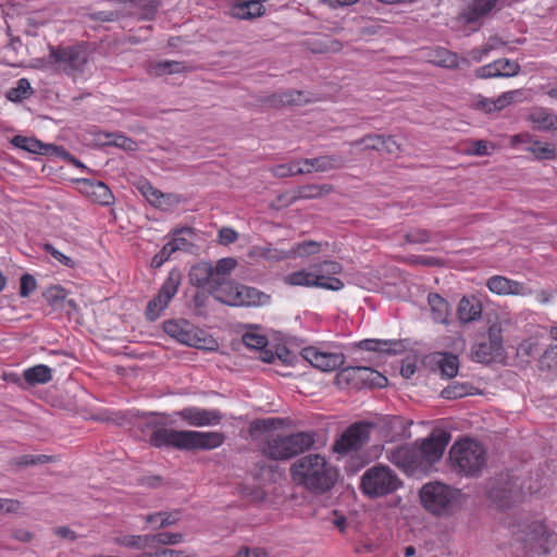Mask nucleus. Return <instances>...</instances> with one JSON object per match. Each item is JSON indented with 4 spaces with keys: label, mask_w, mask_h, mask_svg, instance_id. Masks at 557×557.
Here are the masks:
<instances>
[{
    "label": "nucleus",
    "mask_w": 557,
    "mask_h": 557,
    "mask_svg": "<svg viewBox=\"0 0 557 557\" xmlns=\"http://www.w3.org/2000/svg\"><path fill=\"white\" fill-rule=\"evenodd\" d=\"M98 141L104 146H115L124 150H134L135 141L121 134L100 133Z\"/></svg>",
    "instance_id": "obj_36"
},
{
    "label": "nucleus",
    "mask_w": 557,
    "mask_h": 557,
    "mask_svg": "<svg viewBox=\"0 0 557 557\" xmlns=\"http://www.w3.org/2000/svg\"><path fill=\"white\" fill-rule=\"evenodd\" d=\"M23 377L32 386L46 384L52 380V370L46 364H37L25 369Z\"/></svg>",
    "instance_id": "obj_32"
},
{
    "label": "nucleus",
    "mask_w": 557,
    "mask_h": 557,
    "mask_svg": "<svg viewBox=\"0 0 557 557\" xmlns=\"http://www.w3.org/2000/svg\"><path fill=\"white\" fill-rule=\"evenodd\" d=\"M401 480L387 466L376 465L368 469L361 476V488L370 497L392 494L401 486Z\"/></svg>",
    "instance_id": "obj_7"
},
{
    "label": "nucleus",
    "mask_w": 557,
    "mask_h": 557,
    "mask_svg": "<svg viewBox=\"0 0 557 557\" xmlns=\"http://www.w3.org/2000/svg\"><path fill=\"white\" fill-rule=\"evenodd\" d=\"M152 537V545L154 543L161 544V545H175L183 542V534L181 533H159L151 535Z\"/></svg>",
    "instance_id": "obj_54"
},
{
    "label": "nucleus",
    "mask_w": 557,
    "mask_h": 557,
    "mask_svg": "<svg viewBox=\"0 0 557 557\" xmlns=\"http://www.w3.org/2000/svg\"><path fill=\"white\" fill-rule=\"evenodd\" d=\"M267 0H235L231 8L234 17L249 20L261 16L264 13L263 2Z\"/></svg>",
    "instance_id": "obj_21"
},
{
    "label": "nucleus",
    "mask_w": 557,
    "mask_h": 557,
    "mask_svg": "<svg viewBox=\"0 0 557 557\" xmlns=\"http://www.w3.org/2000/svg\"><path fill=\"white\" fill-rule=\"evenodd\" d=\"M260 256L269 261H282L290 258L289 250L280 249L272 245H267L260 249Z\"/></svg>",
    "instance_id": "obj_50"
},
{
    "label": "nucleus",
    "mask_w": 557,
    "mask_h": 557,
    "mask_svg": "<svg viewBox=\"0 0 557 557\" xmlns=\"http://www.w3.org/2000/svg\"><path fill=\"white\" fill-rule=\"evenodd\" d=\"M240 285L228 282H222L221 285H215L211 289L213 297L227 306L237 307L236 298H238V288Z\"/></svg>",
    "instance_id": "obj_31"
},
{
    "label": "nucleus",
    "mask_w": 557,
    "mask_h": 557,
    "mask_svg": "<svg viewBox=\"0 0 557 557\" xmlns=\"http://www.w3.org/2000/svg\"><path fill=\"white\" fill-rule=\"evenodd\" d=\"M234 557H269V553L262 547L243 546L238 549Z\"/></svg>",
    "instance_id": "obj_61"
},
{
    "label": "nucleus",
    "mask_w": 557,
    "mask_h": 557,
    "mask_svg": "<svg viewBox=\"0 0 557 557\" xmlns=\"http://www.w3.org/2000/svg\"><path fill=\"white\" fill-rule=\"evenodd\" d=\"M343 271L341 263L325 260L311 265V270H299L283 277V282L289 286L317 287L337 292L344 288L345 284L335 275Z\"/></svg>",
    "instance_id": "obj_4"
},
{
    "label": "nucleus",
    "mask_w": 557,
    "mask_h": 557,
    "mask_svg": "<svg viewBox=\"0 0 557 557\" xmlns=\"http://www.w3.org/2000/svg\"><path fill=\"white\" fill-rule=\"evenodd\" d=\"M531 152L537 160H555L557 159V148L554 145L534 140L531 146L523 148Z\"/></svg>",
    "instance_id": "obj_37"
},
{
    "label": "nucleus",
    "mask_w": 557,
    "mask_h": 557,
    "mask_svg": "<svg viewBox=\"0 0 557 557\" xmlns=\"http://www.w3.org/2000/svg\"><path fill=\"white\" fill-rule=\"evenodd\" d=\"M163 330L169 336L183 345L209 351L218 348V343L214 338L206 335L203 331L186 320L165 321Z\"/></svg>",
    "instance_id": "obj_8"
},
{
    "label": "nucleus",
    "mask_w": 557,
    "mask_h": 557,
    "mask_svg": "<svg viewBox=\"0 0 557 557\" xmlns=\"http://www.w3.org/2000/svg\"><path fill=\"white\" fill-rule=\"evenodd\" d=\"M150 67L156 75L177 74L185 70L182 62L170 60L153 62Z\"/></svg>",
    "instance_id": "obj_42"
},
{
    "label": "nucleus",
    "mask_w": 557,
    "mask_h": 557,
    "mask_svg": "<svg viewBox=\"0 0 557 557\" xmlns=\"http://www.w3.org/2000/svg\"><path fill=\"white\" fill-rule=\"evenodd\" d=\"M430 61L436 65L454 69L461 67L463 64H468V61L463 58H459L456 53H453L445 48H436L430 55Z\"/></svg>",
    "instance_id": "obj_28"
},
{
    "label": "nucleus",
    "mask_w": 557,
    "mask_h": 557,
    "mask_svg": "<svg viewBox=\"0 0 557 557\" xmlns=\"http://www.w3.org/2000/svg\"><path fill=\"white\" fill-rule=\"evenodd\" d=\"M525 548L535 554H547L557 543V533L549 531L545 525L535 523L522 539Z\"/></svg>",
    "instance_id": "obj_15"
},
{
    "label": "nucleus",
    "mask_w": 557,
    "mask_h": 557,
    "mask_svg": "<svg viewBox=\"0 0 557 557\" xmlns=\"http://www.w3.org/2000/svg\"><path fill=\"white\" fill-rule=\"evenodd\" d=\"M174 417L193 428H206L219 425L223 414L218 409H206L196 406L185 407L173 413Z\"/></svg>",
    "instance_id": "obj_13"
},
{
    "label": "nucleus",
    "mask_w": 557,
    "mask_h": 557,
    "mask_svg": "<svg viewBox=\"0 0 557 557\" xmlns=\"http://www.w3.org/2000/svg\"><path fill=\"white\" fill-rule=\"evenodd\" d=\"M388 342L379 339H363L358 343V347L368 351H388Z\"/></svg>",
    "instance_id": "obj_57"
},
{
    "label": "nucleus",
    "mask_w": 557,
    "mask_h": 557,
    "mask_svg": "<svg viewBox=\"0 0 557 557\" xmlns=\"http://www.w3.org/2000/svg\"><path fill=\"white\" fill-rule=\"evenodd\" d=\"M181 280L178 274L171 273L162 284L158 295L153 297L147 306L146 317L150 321H154L161 312L168 307L172 298L178 290Z\"/></svg>",
    "instance_id": "obj_14"
},
{
    "label": "nucleus",
    "mask_w": 557,
    "mask_h": 557,
    "mask_svg": "<svg viewBox=\"0 0 557 557\" xmlns=\"http://www.w3.org/2000/svg\"><path fill=\"white\" fill-rule=\"evenodd\" d=\"M292 458L310 449L314 444L313 434L309 432H297L285 435Z\"/></svg>",
    "instance_id": "obj_26"
},
{
    "label": "nucleus",
    "mask_w": 557,
    "mask_h": 557,
    "mask_svg": "<svg viewBox=\"0 0 557 557\" xmlns=\"http://www.w3.org/2000/svg\"><path fill=\"white\" fill-rule=\"evenodd\" d=\"M528 120L532 123L535 131H555L557 127V115L545 108L533 109L530 112Z\"/></svg>",
    "instance_id": "obj_23"
},
{
    "label": "nucleus",
    "mask_w": 557,
    "mask_h": 557,
    "mask_svg": "<svg viewBox=\"0 0 557 557\" xmlns=\"http://www.w3.org/2000/svg\"><path fill=\"white\" fill-rule=\"evenodd\" d=\"M138 191L150 202L152 203V198H156L159 190L154 188L148 181L141 180L137 183Z\"/></svg>",
    "instance_id": "obj_60"
},
{
    "label": "nucleus",
    "mask_w": 557,
    "mask_h": 557,
    "mask_svg": "<svg viewBox=\"0 0 557 557\" xmlns=\"http://www.w3.org/2000/svg\"><path fill=\"white\" fill-rule=\"evenodd\" d=\"M472 359L481 363H490L503 355L502 327L495 323L488 327V338L472 347Z\"/></svg>",
    "instance_id": "obj_12"
},
{
    "label": "nucleus",
    "mask_w": 557,
    "mask_h": 557,
    "mask_svg": "<svg viewBox=\"0 0 557 557\" xmlns=\"http://www.w3.org/2000/svg\"><path fill=\"white\" fill-rule=\"evenodd\" d=\"M36 289V280L30 274H24L21 277L20 295L22 297L29 296Z\"/></svg>",
    "instance_id": "obj_59"
},
{
    "label": "nucleus",
    "mask_w": 557,
    "mask_h": 557,
    "mask_svg": "<svg viewBox=\"0 0 557 557\" xmlns=\"http://www.w3.org/2000/svg\"><path fill=\"white\" fill-rule=\"evenodd\" d=\"M482 305L481 301L471 296L462 297L457 308V317L460 323L467 324L474 322L481 318Z\"/></svg>",
    "instance_id": "obj_22"
},
{
    "label": "nucleus",
    "mask_w": 557,
    "mask_h": 557,
    "mask_svg": "<svg viewBox=\"0 0 557 557\" xmlns=\"http://www.w3.org/2000/svg\"><path fill=\"white\" fill-rule=\"evenodd\" d=\"M372 424L368 422H357L350 425L335 442L334 451L338 454H348L359 450L370 438Z\"/></svg>",
    "instance_id": "obj_11"
},
{
    "label": "nucleus",
    "mask_w": 557,
    "mask_h": 557,
    "mask_svg": "<svg viewBox=\"0 0 557 557\" xmlns=\"http://www.w3.org/2000/svg\"><path fill=\"white\" fill-rule=\"evenodd\" d=\"M119 545L125 547H132L136 549L153 548L152 537L150 534L147 535H123L114 540Z\"/></svg>",
    "instance_id": "obj_38"
},
{
    "label": "nucleus",
    "mask_w": 557,
    "mask_h": 557,
    "mask_svg": "<svg viewBox=\"0 0 557 557\" xmlns=\"http://www.w3.org/2000/svg\"><path fill=\"white\" fill-rule=\"evenodd\" d=\"M49 59L57 70L73 77L82 74L87 63L86 53L74 47L52 48Z\"/></svg>",
    "instance_id": "obj_9"
},
{
    "label": "nucleus",
    "mask_w": 557,
    "mask_h": 557,
    "mask_svg": "<svg viewBox=\"0 0 557 557\" xmlns=\"http://www.w3.org/2000/svg\"><path fill=\"white\" fill-rule=\"evenodd\" d=\"M428 304L435 323L448 324L450 317L449 304L438 294L432 293L428 296Z\"/></svg>",
    "instance_id": "obj_25"
},
{
    "label": "nucleus",
    "mask_w": 557,
    "mask_h": 557,
    "mask_svg": "<svg viewBox=\"0 0 557 557\" xmlns=\"http://www.w3.org/2000/svg\"><path fill=\"white\" fill-rule=\"evenodd\" d=\"M523 98V91L521 89H515L503 92L496 99H490L482 96H476L473 99V108L484 113H492L500 111L513 102H519Z\"/></svg>",
    "instance_id": "obj_17"
},
{
    "label": "nucleus",
    "mask_w": 557,
    "mask_h": 557,
    "mask_svg": "<svg viewBox=\"0 0 557 557\" xmlns=\"http://www.w3.org/2000/svg\"><path fill=\"white\" fill-rule=\"evenodd\" d=\"M434 361L443 376L450 379L457 375L459 370V360L457 356L447 352H438L434 357Z\"/></svg>",
    "instance_id": "obj_34"
},
{
    "label": "nucleus",
    "mask_w": 557,
    "mask_h": 557,
    "mask_svg": "<svg viewBox=\"0 0 557 557\" xmlns=\"http://www.w3.org/2000/svg\"><path fill=\"white\" fill-rule=\"evenodd\" d=\"M189 281L194 286H209L211 290L215 285H221V281L213 276V265L210 262H199L191 267L189 271Z\"/></svg>",
    "instance_id": "obj_20"
},
{
    "label": "nucleus",
    "mask_w": 557,
    "mask_h": 557,
    "mask_svg": "<svg viewBox=\"0 0 557 557\" xmlns=\"http://www.w3.org/2000/svg\"><path fill=\"white\" fill-rule=\"evenodd\" d=\"M486 286L492 293L497 295L530 296L533 294V290L525 283L500 275L490 277Z\"/></svg>",
    "instance_id": "obj_19"
},
{
    "label": "nucleus",
    "mask_w": 557,
    "mask_h": 557,
    "mask_svg": "<svg viewBox=\"0 0 557 557\" xmlns=\"http://www.w3.org/2000/svg\"><path fill=\"white\" fill-rule=\"evenodd\" d=\"M270 300V297L265 295L264 293L258 290L255 287H249L245 285H240L238 288V298L234 300L237 302V307L246 306H263L268 304Z\"/></svg>",
    "instance_id": "obj_24"
},
{
    "label": "nucleus",
    "mask_w": 557,
    "mask_h": 557,
    "mask_svg": "<svg viewBox=\"0 0 557 557\" xmlns=\"http://www.w3.org/2000/svg\"><path fill=\"white\" fill-rule=\"evenodd\" d=\"M272 173L277 177H288L298 174L311 173V169L296 168L295 164H278L272 168Z\"/></svg>",
    "instance_id": "obj_52"
},
{
    "label": "nucleus",
    "mask_w": 557,
    "mask_h": 557,
    "mask_svg": "<svg viewBox=\"0 0 557 557\" xmlns=\"http://www.w3.org/2000/svg\"><path fill=\"white\" fill-rule=\"evenodd\" d=\"M537 351V343L534 339H525L517 347V355L521 358H529Z\"/></svg>",
    "instance_id": "obj_58"
},
{
    "label": "nucleus",
    "mask_w": 557,
    "mask_h": 557,
    "mask_svg": "<svg viewBox=\"0 0 557 557\" xmlns=\"http://www.w3.org/2000/svg\"><path fill=\"white\" fill-rule=\"evenodd\" d=\"M363 146V149L366 150H376L381 151L383 150V136L382 135H375V134H369L362 137L361 139L355 140L351 143L352 147L357 146Z\"/></svg>",
    "instance_id": "obj_49"
},
{
    "label": "nucleus",
    "mask_w": 557,
    "mask_h": 557,
    "mask_svg": "<svg viewBox=\"0 0 557 557\" xmlns=\"http://www.w3.org/2000/svg\"><path fill=\"white\" fill-rule=\"evenodd\" d=\"M321 250V244L314 240L298 243L289 249L290 258L294 257H308L315 255Z\"/></svg>",
    "instance_id": "obj_45"
},
{
    "label": "nucleus",
    "mask_w": 557,
    "mask_h": 557,
    "mask_svg": "<svg viewBox=\"0 0 557 557\" xmlns=\"http://www.w3.org/2000/svg\"><path fill=\"white\" fill-rule=\"evenodd\" d=\"M194 235V232L190 227H184L181 230H176L173 233L172 239L166 243V246L172 251V253L176 251H185L189 252L191 251L194 245L191 243V237Z\"/></svg>",
    "instance_id": "obj_30"
},
{
    "label": "nucleus",
    "mask_w": 557,
    "mask_h": 557,
    "mask_svg": "<svg viewBox=\"0 0 557 557\" xmlns=\"http://www.w3.org/2000/svg\"><path fill=\"white\" fill-rule=\"evenodd\" d=\"M12 144L20 149L38 154H45L54 148L52 145H46L36 138L21 135L13 137Z\"/></svg>",
    "instance_id": "obj_33"
},
{
    "label": "nucleus",
    "mask_w": 557,
    "mask_h": 557,
    "mask_svg": "<svg viewBox=\"0 0 557 557\" xmlns=\"http://www.w3.org/2000/svg\"><path fill=\"white\" fill-rule=\"evenodd\" d=\"M302 357L314 368L330 372L344 364L345 357L339 352L321 351L315 347H306L301 351Z\"/></svg>",
    "instance_id": "obj_16"
},
{
    "label": "nucleus",
    "mask_w": 557,
    "mask_h": 557,
    "mask_svg": "<svg viewBox=\"0 0 557 557\" xmlns=\"http://www.w3.org/2000/svg\"><path fill=\"white\" fill-rule=\"evenodd\" d=\"M491 497L492 499L498 502L499 507H509L513 502L519 499L520 492L509 490L508 494L504 493V495H500V492L498 490L493 488L491 492Z\"/></svg>",
    "instance_id": "obj_53"
},
{
    "label": "nucleus",
    "mask_w": 557,
    "mask_h": 557,
    "mask_svg": "<svg viewBox=\"0 0 557 557\" xmlns=\"http://www.w3.org/2000/svg\"><path fill=\"white\" fill-rule=\"evenodd\" d=\"M21 509V503L16 499L0 498V511L14 513Z\"/></svg>",
    "instance_id": "obj_64"
},
{
    "label": "nucleus",
    "mask_w": 557,
    "mask_h": 557,
    "mask_svg": "<svg viewBox=\"0 0 557 557\" xmlns=\"http://www.w3.org/2000/svg\"><path fill=\"white\" fill-rule=\"evenodd\" d=\"M495 149V146L487 141V140H472L468 144L466 148V153L469 156H488L491 154L492 150Z\"/></svg>",
    "instance_id": "obj_46"
},
{
    "label": "nucleus",
    "mask_w": 557,
    "mask_h": 557,
    "mask_svg": "<svg viewBox=\"0 0 557 557\" xmlns=\"http://www.w3.org/2000/svg\"><path fill=\"white\" fill-rule=\"evenodd\" d=\"M405 239L409 244H425L430 242L431 236L426 230L413 228L406 233Z\"/></svg>",
    "instance_id": "obj_56"
},
{
    "label": "nucleus",
    "mask_w": 557,
    "mask_h": 557,
    "mask_svg": "<svg viewBox=\"0 0 557 557\" xmlns=\"http://www.w3.org/2000/svg\"><path fill=\"white\" fill-rule=\"evenodd\" d=\"M448 460L457 474L476 476L486 465V450L478 441L460 440L450 447Z\"/></svg>",
    "instance_id": "obj_5"
},
{
    "label": "nucleus",
    "mask_w": 557,
    "mask_h": 557,
    "mask_svg": "<svg viewBox=\"0 0 557 557\" xmlns=\"http://www.w3.org/2000/svg\"><path fill=\"white\" fill-rule=\"evenodd\" d=\"M332 189L329 185H306L297 189L295 199H314L319 198L324 194L330 193Z\"/></svg>",
    "instance_id": "obj_41"
},
{
    "label": "nucleus",
    "mask_w": 557,
    "mask_h": 557,
    "mask_svg": "<svg viewBox=\"0 0 557 557\" xmlns=\"http://www.w3.org/2000/svg\"><path fill=\"white\" fill-rule=\"evenodd\" d=\"M462 494L459 490L441 482L422 486L420 499L423 507L434 515H448L459 508Z\"/></svg>",
    "instance_id": "obj_6"
},
{
    "label": "nucleus",
    "mask_w": 557,
    "mask_h": 557,
    "mask_svg": "<svg viewBox=\"0 0 557 557\" xmlns=\"http://www.w3.org/2000/svg\"><path fill=\"white\" fill-rule=\"evenodd\" d=\"M87 194L95 202L102 206H109L113 202V194L110 188L101 182H92L87 185Z\"/></svg>",
    "instance_id": "obj_35"
},
{
    "label": "nucleus",
    "mask_w": 557,
    "mask_h": 557,
    "mask_svg": "<svg viewBox=\"0 0 557 557\" xmlns=\"http://www.w3.org/2000/svg\"><path fill=\"white\" fill-rule=\"evenodd\" d=\"M345 158L339 154H325L318 157V172L338 170L345 165Z\"/></svg>",
    "instance_id": "obj_43"
},
{
    "label": "nucleus",
    "mask_w": 557,
    "mask_h": 557,
    "mask_svg": "<svg viewBox=\"0 0 557 557\" xmlns=\"http://www.w3.org/2000/svg\"><path fill=\"white\" fill-rule=\"evenodd\" d=\"M498 0H472L465 11V18L468 23H474L488 14Z\"/></svg>",
    "instance_id": "obj_29"
},
{
    "label": "nucleus",
    "mask_w": 557,
    "mask_h": 557,
    "mask_svg": "<svg viewBox=\"0 0 557 557\" xmlns=\"http://www.w3.org/2000/svg\"><path fill=\"white\" fill-rule=\"evenodd\" d=\"M225 441L221 432H200L193 430L156 429L150 443L156 447H174L180 450H211L220 447Z\"/></svg>",
    "instance_id": "obj_2"
},
{
    "label": "nucleus",
    "mask_w": 557,
    "mask_h": 557,
    "mask_svg": "<svg viewBox=\"0 0 557 557\" xmlns=\"http://www.w3.org/2000/svg\"><path fill=\"white\" fill-rule=\"evenodd\" d=\"M293 480L314 493L329 491L336 482L337 471L319 454H310L290 467Z\"/></svg>",
    "instance_id": "obj_3"
},
{
    "label": "nucleus",
    "mask_w": 557,
    "mask_h": 557,
    "mask_svg": "<svg viewBox=\"0 0 557 557\" xmlns=\"http://www.w3.org/2000/svg\"><path fill=\"white\" fill-rule=\"evenodd\" d=\"M237 261L234 258L220 259L213 267V276L221 282H225V277L235 269Z\"/></svg>",
    "instance_id": "obj_47"
},
{
    "label": "nucleus",
    "mask_w": 557,
    "mask_h": 557,
    "mask_svg": "<svg viewBox=\"0 0 557 557\" xmlns=\"http://www.w3.org/2000/svg\"><path fill=\"white\" fill-rule=\"evenodd\" d=\"M446 441L442 436H430L419 446L400 445L385 450L386 459L412 476L429 474L443 457Z\"/></svg>",
    "instance_id": "obj_1"
},
{
    "label": "nucleus",
    "mask_w": 557,
    "mask_h": 557,
    "mask_svg": "<svg viewBox=\"0 0 557 557\" xmlns=\"http://www.w3.org/2000/svg\"><path fill=\"white\" fill-rule=\"evenodd\" d=\"M535 138L533 135L529 133H521L513 135L510 138V144L512 147H518L519 145H523L524 148L531 146L534 143Z\"/></svg>",
    "instance_id": "obj_63"
},
{
    "label": "nucleus",
    "mask_w": 557,
    "mask_h": 557,
    "mask_svg": "<svg viewBox=\"0 0 557 557\" xmlns=\"http://www.w3.org/2000/svg\"><path fill=\"white\" fill-rule=\"evenodd\" d=\"M242 339H243V343L248 348H251V349H257V350L263 349L268 345L267 337L258 332H255V331L246 332L243 335Z\"/></svg>",
    "instance_id": "obj_51"
},
{
    "label": "nucleus",
    "mask_w": 557,
    "mask_h": 557,
    "mask_svg": "<svg viewBox=\"0 0 557 557\" xmlns=\"http://www.w3.org/2000/svg\"><path fill=\"white\" fill-rule=\"evenodd\" d=\"M42 296L49 305L54 306L65 299L66 292L61 286H51L44 292Z\"/></svg>",
    "instance_id": "obj_55"
},
{
    "label": "nucleus",
    "mask_w": 557,
    "mask_h": 557,
    "mask_svg": "<svg viewBox=\"0 0 557 557\" xmlns=\"http://www.w3.org/2000/svg\"><path fill=\"white\" fill-rule=\"evenodd\" d=\"M473 386L468 383L455 382L441 392V396L445 399H457L468 395H472Z\"/></svg>",
    "instance_id": "obj_40"
},
{
    "label": "nucleus",
    "mask_w": 557,
    "mask_h": 557,
    "mask_svg": "<svg viewBox=\"0 0 557 557\" xmlns=\"http://www.w3.org/2000/svg\"><path fill=\"white\" fill-rule=\"evenodd\" d=\"M45 249L60 263L71 268L74 267V261L70 257L55 249L52 245L46 244Z\"/></svg>",
    "instance_id": "obj_62"
},
{
    "label": "nucleus",
    "mask_w": 557,
    "mask_h": 557,
    "mask_svg": "<svg viewBox=\"0 0 557 557\" xmlns=\"http://www.w3.org/2000/svg\"><path fill=\"white\" fill-rule=\"evenodd\" d=\"M272 102L281 106H299L307 102V98L301 91L288 90L273 95Z\"/></svg>",
    "instance_id": "obj_39"
},
{
    "label": "nucleus",
    "mask_w": 557,
    "mask_h": 557,
    "mask_svg": "<svg viewBox=\"0 0 557 557\" xmlns=\"http://www.w3.org/2000/svg\"><path fill=\"white\" fill-rule=\"evenodd\" d=\"M520 72V65L509 59H498L474 71L476 78L487 79L496 77H512Z\"/></svg>",
    "instance_id": "obj_18"
},
{
    "label": "nucleus",
    "mask_w": 557,
    "mask_h": 557,
    "mask_svg": "<svg viewBox=\"0 0 557 557\" xmlns=\"http://www.w3.org/2000/svg\"><path fill=\"white\" fill-rule=\"evenodd\" d=\"M180 196L175 194H163L159 190L157 197L152 198L151 205L163 211H168L173 207H176L180 203Z\"/></svg>",
    "instance_id": "obj_48"
},
{
    "label": "nucleus",
    "mask_w": 557,
    "mask_h": 557,
    "mask_svg": "<svg viewBox=\"0 0 557 557\" xmlns=\"http://www.w3.org/2000/svg\"><path fill=\"white\" fill-rule=\"evenodd\" d=\"M264 454L273 460H286L292 458L286 438L283 435L269 438L264 447Z\"/></svg>",
    "instance_id": "obj_27"
},
{
    "label": "nucleus",
    "mask_w": 557,
    "mask_h": 557,
    "mask_svg": "<svg viewBox=\"0 0 557 557\" xmlns=\"http://www.w3.org/2000/svg\"><path fill=\"white\" fill-rule=\"evenodd\" d=\"M32 95V87L29 82L26 78H21L17 81L16 87H13L8 90L7 98L10 101L18 102Z\"/></svg>",
    "instance_id": "obj_44"
},
{
    "label": "nucleus",
    "mask_w": 557,
    "mask_h": 557,
    "mask_svg": "<svg viewBox=\"0 0 557 557\" xmlns=\"http://www.w3.org/2000/svg\"><path fill=\"white\" fill-rule=\"evenodd\" d=\"M337 380L339 383L345 382L355 387H384L387 379L380 372L370 367L352 366L344 368L338 374Z\"/></svg>",
    "instance_id": "obj_10"
}]
</instances>
